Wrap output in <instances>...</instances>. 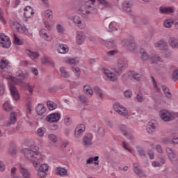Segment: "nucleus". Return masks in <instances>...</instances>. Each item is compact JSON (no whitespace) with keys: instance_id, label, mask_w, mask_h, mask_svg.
I'll return each mask as SVG.
<instances>
[{"instance_id":"f3484780","label":"nucleus","mask_w":178,"mask_h":178,"mask_svg":"<svg viewBox=\"0 0 178 178\" xmlns=\"http://www.w3.org/2000/svg\"><path fill=\"white\" fill-rule=\"evenodd\" d=\"M24 16L26 19H30L33 15H34V12H33V8L31 6H28L24 9Z\"/></svg>"},{"instance_id":"603ef678","label":"nucleus","mask_w":178,"mask_h":178,"mask_svg":"<svg viewBox=\"0 0 178 178\" xmlns=\"http://www.w3.org/2000/svg\"><path fill=\"white\" fill-rule=\"evenodd\" d=\"M172 80L174 81H177L178 80V70H175L172 72Z\"/></svg>"},{"instance_id":"c85d7f7f","label":"nucleus","mask_w":178,"mask_h":178,"mask_svg":"<svg viewBox=\"0 0 178 178\" xmlns=\"http://www.w3.org/2000/svg\"><path fill=\"white\" fill-rule=\"evenodd\" d=\"M47 106L49 111H54V109H56V108H58V105H56V103L50 100L47 102Z\"/></svg>"},{"instance_id":"20e7f679","label":"nucleus","mask_w":178,"mask_h":178,"mask_svg":"<svg viewBox=\"0 0 178 178\" xmlns=\"http://www.w3.org/2000/svg\"><path fill=\"white\" fill-rule=\"evenodd\" d=\"M12 45V42H10V38L6 36L5 33H0V47L3 48H10Z\"/></svg>"},{"instance_id":"4468645a","label":"nucleus","mask_w":178,"mask_h":178,"mask_svg":"<svg viewBox=\"0 0 178 178\" xmlns=\"http://www.w3.org/2000/svg\"><path fill=\"white\" fill-rule=\"evenodd\" d=\"M39 34L41 38H43L45 41H51L52 40V36L48 34L47 31L45 29H42L40 31Z\"/></svg>"},{"instance_id":"37998d69","label":"nucleus","mask_w":178,"mask_h":178,"mask_svg":"<svg viewBox=\"0 0 178 178\" xmlns=\"http://www.w3.org/2000/svg\"><path fill=\"white\" fill-rule=\"evenodd\" d=\"M25 89L29 92V95H33V91H34V88L30 85V83H26L24 85Z\"/></svg>"},{"instance_id":"a878e982","label":"nucleus","mask_w":178,"mask_h":178,"mask_svg":"<svg viewBox=\"0 0 178 178\" xmlns=\"http://www.w3.org/2000/svg\"><path fill=\"white\" fill-rule=\"evenodd\" d=\"M19 172L21 173V175H22V177L24 178H29L31 176V173L29 172V170H27V169L23 168V167H20L19 168Z\"/></svg>"},{"instance_id":"a18cd8bd","label":"nucleus","mask_w":178,"mask_h":178,"mask_svg":"<svg viewBox=\"0 0 178 178\" xmlns=\"http://www.w3.org/2000/svg\"><path fill=\"white\" fill-rule=\"evenodd\" d=\"M42 65H47V63H50V65H51V66H55V63L52 61H49V59H48V58H42Z\"/></svg>"},{"instance_id":"423d86ee","label":"nucleus","mask_w":178,"mask_h":178,"mask_svg":"<svg viewBox=\"0 0 178 178\" xmlns=\"http://www.w3.org/2000/svg\"><path fill=\"white\" fill-rule=\"evenodd\" d=\"M113 109L121 116H127L129 115V112L127 111V108L123 107V106L120 105V103H115L113 105Z\"/></svg>"},{"instance_id":"4d7b16f0","label":"nucleus","mask_w":178,"mask_h":178,"mask_svg":"<svg viewBox=\"0 0 178 178\" xmlns=\"http://www.w3.org/2000/svg\"><path fill=\"white\" fill-rule=\"evenodd\" d=\"M120 130L123 133L124 136H127V131H126V125H121L120 127Z\"/></svg>"},{"instance_id":"b1692460","label":"nucleus","mask_w":178,"mask_h":178,"mask_svg":"<svg viewBox=\"0 0 178 178\" xmlns=\"http://www.w3.org/2000/svg\"><path fill=\"white\" fill-rule=\"evenodd\" d=\"M122 9L124 12L129 13V12H131V4L127 1H124L122 3Z\"/></svg>"},{"instance_id":"412c9836","label":"nucleus","mask_w":178,"mask_h":178,"mask_svg":"<svg viewBox=\"0 0 178 178\" xmlns=\"http://www.w3.org/2000/svg\"><path fill=\"white\" fill-rule=\"evenodd\" d=\"M57 51L58 54H66V52L69 51V48L66 44H59L57 47Z\"/></svg>"},{"instance_id":"ea45409f","label":"nucleus","mask_w":178,"mask_h":178,"mask_svg":"<svg viewBox=\"0 0 178 178\" xmlns=\"http://www.w3.org/2000/svg\"><path fill=\"white\" fill-rule=\"evenodd\" d=\"M3 108L4 109V111H6V112H10L12 111V106H10V104H9V102H6L3 104Z\"/></svg>"},{"instance_id":"0e129e2a","label":"nucleus","mask_w":178,"mask_h":178,"mask_svg":"<svg viewBox=\"0 0 178 178\" xmlns=\"http://www.w3.org/2000/svg\"><path fill=\"white\" fill-rule=\"evenodd\" d=\"M136 99L138 102H143L144 101V97L141 94H138L136 95Z\"/></svg>"},{"instance_id":"338daca9","label":"nucleus","mask_w":178,"mask_h":178,"mask_svg":"<svg viewBox=\"0 0 178 178\" xmlns=\"http://www.w3.org/2000/svg\"><path fill=\"white\" fill-rule=\"evenodd\" d=\"M137 151L139 156H145V151H144L143 149H139Z\"/></svg>"},{"instance_id":"052dcab7","label":"nucleus","mask_w":178,"mask_h":178,"mask_svg":"<svg viewBox=\"0 0 178 178\" xmlns=\"http://www.w3.org/2000/svg\"><path fill=\"white\" fill-rule=\"evenodd\" d=\"M56 30L58 33H64L65 32V29H63V26L60 24H58L56 26Z\"/></svg>"},{"instance_id":"ddd939ff","label":"nucleus","mask_w":178,"mask_h":178,"mask_svg":"<svg viewBox=\"0 0 178 178\" xmlns=\"http://www.w3.org/2000/svg\"><path fill=\"white\" fill-rule=\"evenodd\" d=\"M82 144L86 148H88L92 145V136L88 137V136H83L82 139Z\"/></svg>"},{"instance_id":"aec40b11","label":"nucleus","mask_w":178,"mask_h":178,"mask_svg":"<svg viewBox=\"0 0 178 178\" xmlns=\"http://www.w3.org/2000/svg\"><path fill=\"white\" fill-rule=\"evenodd\" d=\"M159 12L161 14H167L169 15V13H173L174 10H173V8L172 7H160L159 8Z\"/></svg>"},{"instance_id":"6ab92c4d","label":"nucleus","mask_w":178,"mask_h":178,"mask_svg":"<svg viewBox=\"0 0 178 178\" xmlns=\"http://www.w3.org/2000/svg\"><path fill=\"white\" fill-rule=\"evenodd\" d=\"M83 124H81L79 127H76L74 130V137L75 138H80L81 136H83V133H84V129L81 128Z\"/></svg>"},{"instance_id":"0eeeda50","label":"nucleus","mask_w":178,"mask_h":178,"mask_svg":"<svg viewBox=\"0 0 178 178\" xmlns=\"http://www.w3.org/2000/svg\"><path fill=\"white\" fill-rule=\"evenodd\" d=\"M159 116L163 122H170V120H172V113L168 110L160 111Z\"/></svg>"},{"instance_id":"58836bf2","label":"nucleus","mask_w":178,"mask_h":178,"mask_svg":"<svg viewBox=\"0 0 178 178\" xmlns=\"http://www.w3.org/2000/svg\"><path fill=\"white\" fill-rule=\"evenodd\" d=\"M13 37H14V44H15V45H23V42L20 40V38L17 37V35H16V33L13 34Z\"/></svg>"},{"instance_id":"f8f14e48","label":"nucleus","mask_w":178,"mask_h":178,"mask_svg":"<svg viewBox=\"0 0 178 178\" xmlns=\"http://www.w3.org/2000/svg\"><path fill=\"white\" fill-rule=\"evenodd\" d=\"M138 166H140L138 163H134L133 164V170L138 177H144V176H145V173H144V171L138 168Z\"/></svg>"},{"instance_id":"39448f33","label":"nucleus","mask_w":178,"mask_h":178,"mask_svg":"<svg viewBox=\"0 0 178 178\" xmlns=\"http://www.w3.org/2000/svg\"><path fill=\"white\" fill-rule=\"evenodd\" d=\"M94 3H95V0L87 1L84 6H81L79 8V11L81 12V13L82 15H90V13H91V11L88 10V9H91V5H94Z\"/></svg>"},{"instance_id":"f03ea898","label":"nucleus","mask_w":178,"mask_h":178,"mask_svg":"<svg viewBox=\"0 0 178 178\" xmlns=\"http://www.w3.org/2000/svg\"><path fill=\"white\" fill-rule=\"evenodd\" d=\"M37 146L32 145L30 148L23 149L22 154L26 159L36 161V162L42 161V155L37 151Z\"/></svg>"},{"instance_id":"c9c22d12","label":"nucleus","mask_w":178,"mask_h":178,"mask_svg":"<svg viewBox=\"0 0 178 178\" xmlns=\"http://www.w3.org/2000/svg\"><path fill=\"white\" fill-rule=\"evenodd\" d=\"M26 54L31 59H35L39 56L38 53L33 52L30 50H26Z\"/></svg>"},{"instance_id":"9d476101","label":"nucleus","mask_w":178,"mask_h":178,"mask_svg":"<svg viewBox=\"0 0 178 178\" xmlns=\"http://www.w3.org/2000/svg\"><path fill=\"white\" fill-rule=\"evenodd\" d=\"M40 161H33V167L35 168V169L37 170V175H38V177H40V178H44V177H47V175H48L47 173V172L45 171H42V170H40L38 168V166H40Z\"/></svg>"},{"instance_id":"393cba45","label":"nucleus","mask_w":178,"mask_h":178,"mask_svg":"<svg viewBox=\"0 0 178 178\" xmlns=\"http://www.w3.org/2000/svg\"><path fill=\"white\" fill-rule=\"evenodd\" d=\"M106 47H107V48H115V47H116V40H115V38L106 40Z\"/></svg>"},{"instance_id":"864d4df0","label":"nucleus","mask_w":178,"mask_h":178,"mask_svg":"<svg viewBox=\"0 0 178 178\" xmlns=\"http://www.w3.org/2000/svg\"><path fill=\"white\" fill-rule=\"evenodd\" d=\"M0 22H1L3 24H6V21L5 18H3V11H2L1 8H0Z\"/></svg>"},{"instance_id":"4c0bfd02","label":"nucleus","mask_w":178,"mask_h":178,"mask_svg":"<svg viewBox=\"0 0 178 178\" xmlns=\"http://www.w3.org/2000/svg\"><path fill=\"white\" fill-rule=\"evenodd\" d=\"M165 143L166 144H173V145H176L178 144V137L177 138H174L172 140L167 138L165 139Z\"/></svg>"},{"instance_id":"c03bdc74","label":"nucleus","mask_w":178,"mask_h":178,"mask_svg":"<svg viewBox=\"0 0 178 178\" xmlns=\"http://www.w3.org/2000/svg\"><path fill=\"white\" fill-rule=\"evenodd\" d=\"M151 79L152 80L153 87L155 88L156 92H161V89L158 88V85L156 84V81H155L154 76H151Z\"/></svg>"},{"instance_id":"8fccbe9b","label":"nucleus","mask_w":178,"mask_h":178,"mask_svg":"<svg viewBox=\"0 0 178 178\" xmlns=\"http://www.w3.org/2000/svg\"><path fill=\"white\" fill-rule=\"evenodd\" d=\"M124 95L125 98H131V96L133 95V92H131V90H127L124 92Z\"/></svg>"},{"instance_id":"c756f323","label":"nucleus","mask_w":178,"mask_h":178,"mask_svg":"<svg viewBox=\"0 0 178 178\" xmlns=\"http://www.w3.org/2000/svg\"><path fill=\"white\" fill-rule=\"evenodd\" d=\"M93 90H94L95 94H96V95L99 97V98H101V99H102L104 98V95L102 94V90H101V88H99L98 86H95Z\"/></svg>"},{"instance_id":"5701e85b","label":"nucleus","mask_w":178,"mask_h":178,"mask_svg":"<svg viewBox=\"0 0 178 178\" xmlns=\"http://www.w3.org/2000/svg\"><path fill=\"white\" fill-rule=\"evenodd\" d=\"M170 45L172 48H178V39L175 37H170L168 40Z\"/></svg>"},{"instance_id":"de8ad7c7","label":"nucleus","mask_w":178,"mask_h":178,"mask_svg":"<svg viewBox=\"0 0 178 178\" xmlns=\"http://www.w3.org/2000/svg\"><path fill=\"white\" fill-rule=\"evenodd\" d=\"M52 15H53L52 10L51 9H48L44 11V16L48 19H51Z\"/></svg>"},{"instance_id":"2eb2a0df","label":"nucleus","mask_w":178,"mask_h":178,"mask_svg":"<svg viewBox=\"0 0 178 178\" xmlns=\"http://www.w3.org/2000/svg\"><path fill=\"white\" fill-rule=\"evenodd\" d=\"M147 133L149 134H152V133H155L156 130V124L152 121L148 122L146 127Z\"/></svg>"},{"instance_id":"a19ab883","label":"nucleus","mask_w":178,"mask_h":178,"mask_svg":"<svg viewBox=\"0 0 178 178\" xmlns=\"http://www.w3.org/2000/svg\"><path fill=\"white\" fill-rule=\"evenodd\" d=\"M149 60H151L152 63H158L161 60V57L159 56H152Z\"/></svg>"},{"instance_id":"13d9d810","label":"nucleus","mask_w":178,"mask_h":178,"mask_svg":"<svg viewBox=\"0 0 178 178\" xmlns=\"http://www.w3.org/2000/svg\"><path fill=\"white\" fill-rule=\"evenodd\" d=\"M44 134H45V131H44L42 128H39L38 129V136H39V137H44Z\"/></svg>"},{"instance_id":"1a4fd4ad","label":"nucleus","mask_w":178,"mask_h":178,"mask_svg":"<svg viewBox=\"0 0 178 178\" xmlns=\"http://www.w3.org/2000/svg\"><path fill=\"white\" fill-rule=\"evenodd\" d=\"M167 155L172 163L173 165H176V163H178V159L177 156H176V154H175V152L170 149V147H168L166 149Z\"/></svg>"},{"instance_id":"09e8293b","label":"nucleus","mask_w":178,"mask_h":178,"mask_svg":"<svg viewBox=\"0 0 178 178\" xmlns=\"http://www.w3.org/2000/svg\"><path fill=\"white\" fill-rule=\"evenodd\" d=\"M97 134L101 137H104L105 136V129L103 127H99L97 129Z\"/></svg>"},{"instance_id":"f257e3e1","label":"nucleus","mask_w":178,"mask_h":178,"mask_svg":"<svg viewBox=\"0 0 178 178\" xmlns=\"http://www.w3.org/2000/svg\"><path fill=\"white\" fill-rule=\"evenodd\" d=\"M17 79H13V77L10 76L11 81L9 83L10 91L12 97L15 99V101L19 100L20 98V95H19V92L15 86V83L16 84H19V86H23V80H24V74H23V71L19 70L16 72Z\"/></svg>"},{"instance_id":"6e6552de","label":"nucleus","mask_w":178,"mask_h":178,"mask_svg":"<svg viewBox=\"0 0 178 178\" xmlns=\"http://www.w3.org/2000/svg\"><path fill=\"white\" fill-rule=\"evenodd\" d=\"M60 119V113H53L47 116L46 120L49 123H56V122H59Z\"/></svg>"},{"instance_id":"e433bc0d","label":"nucleus","mask_w":178,"mask_h":178,"mask_svg":"<svg viewBox=\"0 0 178 178\" xmlns=\"http://www.w3.org/2000/svg\"><path fill=\"white\" fill-rule=\"evenodd\" d=\"M99 159V156H96L95 157H90L86 161V165H91L92 162H98V160Z\"/></svg>"},{"instance_id":"9b49d317","label":"nucleus","mask_w":178,"mask_h":178,"mask_svg":"<svg viewBox=\"0 0 178 178\" xmlns=\"http://www.w3.org/2000/svg\"><path fill=\"white\" fill-rule=\"evenodd\" d=\"M103 72L110 81H116V80H118V77L115 76V73L112 72L111 70L104 69Z\"/></svg>"},{"instance_id":"3c124183","label":"nucleus","mask_w":178,"mask_h":178,"mask_svg":"<svg viewBox=\"0 0 178 178\" xmlns=\"http://www.w3.org/2000/svg\"><path fill=\"white\" fill-rule=\"evenodd\" d=\"M164 27L169 29V27H172V24H173V21L170 19H168L167 21L164 22Z\"/></svg>"},{"instance_id":"bf43d9fd","label":"nucleus","mask_w":178,"mask_h":178,"mask_svg":"<svg viewBox=\"0 0 178 178\" xmlns=\"http://www.w3.org/2000/svg\"><path fill=\"white\" fill-rule=\"evenodd\" d=\"M131 77L133 80H136L137 81H138V80H140V78L141 77V75L138 73H136L133 74Z\"/></svg>"},{"instance_id":"49530a36","label":"nucleus","mask_w":178,"mask_h":178,"mask_svg":"<svg viewBox=\"0 0 178 178\" xmlns=\"http://www.w3.org/2000/svg\"><path fill=\"white\" fill-rule=\"evenodd\" d=\"M38 168L40 169V170H42L43 172H48L49 166L47 164H42L39 167L38 165Z\"/></svg>"},{"instance_id":"69168bd1","label":"nucleus","mask_w":178,"mask_h":178,"mask_svg":"<svg viewBox=\"0 0 178 178\" xmlns=\"http://www.w3.org/2000/svg\"><path fill=\"white\" fill-rule=\"evenodd\" d=\"M116 30H118V29H116V27L113 26V23L111 22V23L109 24L108 31H111V32H112V31H116Z\"/></svg>"},{"instance_id":"a211bd4d","label":"nucleus","mask_w":178,"mask_h":178,"mask_svg":"<svg viewBox=\"0 0 178 178\" xmlns=\"http://www.w3.org/2000/svg\"><path fill=\"white\" fill-rule=\"evenodd\" d=\"M139 54L140 55V60L143 62H145V60H148V59H150L151 58V56L147 54V51L144 49H140Z\"/></svg>"},{"instance_id":"7c9ffc66","label":"nucleus","mask_w":178,"mask_h":178,"mask_svg":"<svg viewBox=\"0 0 178 178\" xmlns=\"http://www.w3.org/2000/svg\"><path fill=\"white\" fill-rule=\"evenodd\" d=\"M60 72L61 74V76L64 77V79H69V77H70V74H69L63 67H60Z\"/></svg>"},{"instance_id":"72a5a7b5","label":"nucleus","mask_w":178,"mask_h":178,"mask_svg":"<svg viewBox=\"0 0 178 178\" xmlns=\"http://www.w3.org/2000/svg\"><path fill=\"white\" fill-rule=\"evenodd\" d=\"M83 91L85 94H88L89 95H92V94H94L92 89L88 85H86L83 86Z\"/></svg>"},{"instance_id":"2f4dec72","label":"nucleus","mask_w":178,"mask_h":178,"mask_svg":"<svg viewBox=\"0 0 178 178\" xmlns=\"http://www.w3.org/2000/svg\"><path fill=\"white\" fill-rule=\"evenodd\" d=\"M9 65V61L8 60H5L4 58L1 59L0 60V69L1 70H3L6 67H8Z\"/></svg>"},{"instance_id":"e2e57ef3","label":"nucleus","mask_w":178,"mask_h":178,"mask_svg":"<svg viewBox=\"0 0 178 178\" xmlns=\"http://www.w3.org/2000/svg\"><path fill=\"white\" fill-rule=\"evenodd\" d=\"M79 99L81 102H83V104H86V102H87V98L84 95H79Z\"/></svg>"},{"instance_id":"cd10ccee","label":"nucleus","mask_w":178,"mask_h":178,"mask_svg":"<svg viewBox=\"0 0 178 178\" xmlns=\"http://www.w3.org/2000/svg\"><path fill=\"white\" fill-rule=\"evenodd\" d=\"M161 88L166 97V98H172V93H170V90L165 85L161 86Z\"/></svg>"},{"instance_id":"f704fd0d","label":"nucleus","mask_w":178,"mask_h":178,"mask_svg":"<svg viewBox=\"0 0 178 178\" xmlns=\"http://www.w3.org/2000/svg\"><path fill=\"white\" fill-rule=\"evenodd\" d=\"M127 48L129 51H134L136 49V43L134 42L127 41Z\"/></svg>"},{"instance_id":"dca6fc26","label":"nucleus","mask_w":178,"mask_h":178,"mask_svg":"<svg viewBox=\"0 0 178 178\" xmlns=\"http://www.w3.org/2000/svg\"><path fill=\"white\" fill-rule=\"evenodd\" d=\"M47 111V108L42 104H38L35 107V112L39 116H42Z\"/></svg>"},{"instance_id":"774afa93","label":"nucleus","mask_w":178,"mask_h":178,"mask_svg":"<svg viewBox=\"0 0 178 178\" xmlns=\"http://www.w3.org/2000/svg\"><path fill=\"white\" fill-rule=\"evenodd\" d=\"M10 154L11 155H16V147H11V148L10 149Z\"/></svg>"},{"instance_id":"79ce46f5","label":"nucleus","mask_w":178,"mask_h":178,"mask_svg":"<svg viewBox=\"0 0 178 178\" xmlns=\"http://www.w3.org/2000/svg\"><path fill=\"white\" fill-rule=\"evenodd\" d=\"M72 21L75 24H81L82 23L81 18L77 15L72 17Z\"/></svg>"},{"instance_id":"6e6d98bb","label":"nucleus","mask_w":178,"mask_h":178,"mask_svg":"<svg viewBox=\"0 0 178 178\" xmlns=\"http://www.w3.org/2000/svg\"><path fill=\"white\" fill-rule=\"evenodd\" d=\"M48 138L50 141H52V143H56L57 141L56 136L54 134H49Z\"/></svg>"},{"instance_id":"473e14b6","label":"nucleus","mask_w":178,"mask_h":178,"mask_svg":"<svg viewBox=\"0 0 178 178\" xmlns=\"http://www.w3.org/2000/svg\"><path fill=\"white\" fill-rule=\"evenodd\" d=\"M57 175L59 176H66L67 175V170L60 167L57 168Z\"/></svg>"},{"instance_id":"7ed1b4c3","label":"nucleus","mask_w":178,"mask_h":178,"mask_svg":"<svg viewBox=\"0 0 178 178\" xmlns=\"http://www.w3.org/2000/svg\"><path fill=\"white\" fill-rule=\"evenodd\" d=\"M129 67V63L127 62V59L126 58H120L118 60V67L114 68V72L117 76H120L123 73L124 70Z\"/></svg>"},{"instance_id":"bb28decb","label":"nucleus","mask_w":178,"mask_h":178,"mask_svg":"<svg viewBox=\"0 0 178 178\" xmlns=\"http://www.w3.org/2000/svg\"><path fill=\"white\" fill-rule=\"evenodd\" d=\"M17 119L16 113L12 112L10 115V121L7 123V127L10 126V124H13V123L16 122Z\"/></svg>"},{"instance_id":"4be33fe9","label":"nucleus","mask_w":178,"mask_h":178,"mask_svg":"<svg viewBox=\"0 0 178 178\" xmlns=\"http://www.w3.org/2000/svg\"><path fill=\"white\" fill-rule=\"evenodd\" d=\"M84 40L86 38H84V34L83 32H78L76 33V42L79 45H81L84 42Z\"/></svg>"},{"instance_id":"680f3d73","label":"nucleus","mask_w":178,"mask_h":178,"mask_svg":"<svg viewBox=\"0 0 178 178\" xmlns=\"http://www.w3.org/2000/svg\"><path fill=\"white\" fill-rule=\"evenodd\" d=\"M3 94H5V86L3 83H0V97L2 96Z\"/></svg>"},{"instance_id":"5fc2aeb1","label":"nucleus","mask_w":178,"mask_h":178,"mask_svg":"<svg viewBox=\"0 0 178 178\" xmlns=\"http://www.w3.org/2000/svg\"><path fill=\"white\" fill-rule=\"evenodd\" d=\"M64 122L66 126H70L72 123V121L70 120V117H69L68 115H66L64 118Z\"/></svg>"}]
</instances>
